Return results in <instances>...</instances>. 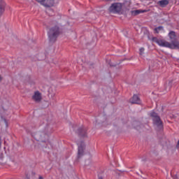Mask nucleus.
Wrapping results in <instances>:
<instances>
[{
	"mask_svg": "<svg viewBox=\"0 0 179 179\" xmlns=\"http://www.w3.org/2000/svg\"><path fill=\"white\" fill-rule=\"evenodd\" d=\"M169 37L171 43L164 40H159L157 38H153L152 40L160 47H166L171 50H179V36L173 31H171L169 34Z\"/></svg>",
	"mask_w": 179,
	"mask_h": 179,
	"instance_id": "nucleus-1",
	"label": "nucleus"
},
{
	"mask_svg": "<svg viewBox=\"0 0 179 179\" xmlns=\"http://www.w3.org/2000/svg\"><path fill=\"white\" fill-rule=\"evenodd\" d=\"M58 36H59V28L58 27H52L48 32L50 41H54Z\"/></svg>",
	"mask_w": 179,
	"mask_h": 179,
	"instance_id": "nucleus-2",
	"label": "nucleus"
},
{
	"mask_svg": "<svg viewBox=\"0 0 179 179\" xmlns=\"http://www.w3.org/2000/svg\"><path fill=\"white\" fill-rule=\"evenodd\" d=\"M109 11H110L112 13H121V12H122V3H113L109 8Z\"/></svg>",
	"mask_w": 179,
	"mask_h": 179,
	"instance_id": "nucleus-3",
	"label": "nucleus"
},
{
	"mask_svg": "<svg viewBox=\"0 0 179 179\" xmlns=\"http://www.w3.org/2000/svg\"><path fill=\"white\" fill-rule=\"evenodd\" d=\"M31 99L35 103H40L43 100V94L40 91H35L31 96Z\"/></svg>",
	"mask_w": 179,
	"mask_h": 179,
	"instance_id": "nucleus-4",
	"label": "nucleus"
},
{
	"mask_svg": "<svg viewBox=\"0 0 179 179\" xmlns=\"http://www.w3.org/2000/svg\"><path fill=\"white\" fill-rule=\"evenodd\" d=\"M150 116L153 117V121L155 125H157V127H162V120H160V117L157 116V114L156 113L152 112L150 113Z\"/></svg>",
	"mask_w": 179,
	"mask_h": 179,
	"instance_id": "nucleus-5",
	"label": "nucleus"
},
{
	"mask_svg": "<svg viewBox=\"0 0 179 179\" xmlns=\"http://www.w3.org/2000/svg\"><path fill=\"white\" fill-rule=\"evenodd\" d=\"M36 139L38 141H41V142H45L48 139V134L44 132H38L36 134Z\"/></svg>",
	"mask_w": 179,
	"mask_h": 179,
	"instance_id": "nucleus-6",
	"label": "nucleus"
},
{
	"mask_svg": "<svg viewBox=\"0 0 179 179\" xmlns=\"http://www.w3.org/2000/svg\"><path fill=\"white\" fill-rule=\"evenodd\" d=\"M78 157H82L83 155V152L85 150V143L80 142L78 143Z\"/></svg>",
	"mask_w": 179,
	"mask_h": 179,
	"instance_id": "nucleus-7",
	"label": "nucleus"
},
{
	"mask_svg": "<svg viewBox=\"0 0 179 179\" xmlns=\"http://www.w3.org/2000/svg\"><path fill=\"white\" fill-rule=\"evenodd\" d=\"M54 0H43L41 5L45 8H51V6H54Z\"/></svg>",
	"mask_w": 179,
	"mask_h": 179,
	"instance_id": "nucleus-8",
	"label": "nucleus"
},
{
	"mask_svg": "<svg viewBox=\"0 0 179 179\" xmlns=\"http://www.w3.org/2000/svg\"><path fill=\"white\" fill-rule=\"evenodd\" d=\"M130 103L132 104H141V99L137 95H134L132 99H130Z\"/></svg>",
	"mask_w": 179,
	"mask_h": 179,
	"instance_id": "nucleus-9",
	"label": "nucleus"
},
{
	"mask_svg": "<svg viewBox=\"0 0 179 179\" xmlns=\"http://www.w3.org/2000/svg\"><path fill=\"white\" fill-rule=\"evenodd\" d=\"M6 6V3L3 0L0 1V16L3 15V12H5V7Z\"/></svg>",
	"mask_w": 179,
	"mask_h": 179,
	"instance_id": "nucleus-10",
	"label": "nucleus"
},
{
	"mask_svg": "<svg viewBox=\"0 0 179 179\" xmlns=\"http://www.w3.org/2000/svg\"><path fill=\"white\" fill-rule=\"evenodd\" d=\"M169 0H161L157 2V5L161 6V8H166L169 5Z\"/></svg>",
	"mask_w": 179,
	"mask_h": 179,
	"instance_id": "nucleus-11",
	"label": "nucleus"
},
{
	"mask_svg": "<svg viewBox=\"0 0 179 179\" xmlns=\"http://www.w3.org/2000/svg\"><path fill=\"white\" fill-rule=\"evenodd\" d=\"M146 10H131V13L132 16H136V15H139L140 13H145Z\"/></svg>",
	"mask_w": 179,
	"mask_h": 179,
	"instance_id": "nucleus-12",
	"label": "nucleus"
},
{
	"mask_svg": "<svg viewBox=\"0 0 179 179\" xmlns=\"http://www.w3.org/2000/svg\"><path fill=\"white\" fill-rule=\"evenodd\" d=\"M163 30H164L163 27H158L155 29V33H157V34L160 33V31H163Z\"/></svg>",
	"mask_w": 179,
	"mask_h": 179,
	"instance_id": "nucleus-13",
	"label": "nucleus"
},
{
	"mask_svg": "<svg viewBox=\"0 0 179 179\" xmlns=\"http://www.w3.org/2000/svg\"><path fill=\"white\" fill-rule=\"evenodd\" d=\"M171 176L174 178V179H178V176L179 173H173V172H171Z\"/></svg>",
	"mask_w": 179,
	"mask_h": 179,
	"instance_id": "nucleus-14",
	"label": "nucleus"
},
{
	"mask_svg": "<svg viewBox=\"0 0 179 179\" xmlns=\"http://www.w3.org/2000/svg\"><path fill=\"white\" fill-rule=\"evenodd\" d=\"M2 120L3 121L5 125H6V128H8V120L5 118H3Z\"/></svg>",
	"mask_w": 179,
	"mask_h": 179,
	"instance_id": "nucleus-15",
	"label": "nucleus"
},
{
	"mask_svg": "<svg viewBox=\"0 0 179 179\" xmlns=\"http://www.w3.org/2000/svg\"><path fill=\"white\" fill-rule=\"evenodd\" d=\"M144 51H145V48H140V55H143Z\"/></svg>",
	"mask_w": 179,
	"mask_h": 179,
	"instance_id": "nucleus-16",
	"label": "nucleus"
},
{
	"mask_svg": "<svg viewBox=\"0 0 179 179\" xmlns=\"http://www.w3.org/2000/svg\"><path fill=\"white\" fill-rule=\"evenodd\" d=\"M171 88V85H169L168 87H166V91L170 90Z\"/></svg>",
	"mask_w": 179,
	"mask_h": 179,
	"instance_id": "nucleus-17",
	"label": "nucleus"
},
{
	"mask_svg": "<svg viewBox=\"0 0 179 179\" xmlns=\"http://www.w3.org/2000/svg\"><path fill=\"white\" fill-rule=\"evenodd\" d=\"M37 2H38L39 3H41V5L43 3V0H36Z\"/></svg>",
	"mask_w": 179,
	"mask_h": 179,
	"instance_id": "nucleus-18",
	"label": "nucleus"
},
{
	"mask_svg": "<svg viewBox=\"0 0 179 179\" xmlns=\"http://www.w3.org/2000/svg\"><path fill=\"white\" fill-rule=\"evenodd\" d=\"M80 134V135H82V134H85L84 130H81V132Z\"/></svg>",
	"mask_w": 179,
	"mask_h": 179,
	"instance_id": "nucleus-19",
	"label": "nucleus"
},
{
	"mask_svg": "<svg viewBox=\"0 0 179 179\" xmlns=\"http://www.w3.org/2000/svg\"><path fill=\"white\" fill-rule=\"evenodd\" d=\"M177 147L179 148V141H178Z\"/></svg>",
	"mask_w": 179,
	"mask_h": 179,
	"instance_id": "nucleus-20",
	"label": "nucleus"
},
{
	"mask_svg": "<svg viewBox=\"0 0 179 179\" xmlns=\"http://www.w3.org/2000/svg\"><path fill=\"white\" fill-rule=\"evenodd\" d=\"M2 80V76H0V82Z\"/></svg>",
	"mask_w": 179,
	"mask_h": 179,
	"instance_id": "nucleus-21",
	"label": "nucleus"
},
{
	"mask_svg": "<svg viewBox=\"0 0 179 179\" xmlns=\"http://www.w3.org/2000/svg\"><path fill=\"white\" fill-rule=\"evenodd\" d=\"M0 150H1V138H0Z\"/></svg>",
	"mask_w": 179,
	"mask_h": 179,
	"instance_id": "nucleus-22",
	"label": "nucleus"
},
{
	"mask_svg": "<svg viewBox=\"0 0 179 179\" xmlns=\"http://www.w3.org/2000/svg\"><path fill=\"white\" fill-rule=\"evenodd\" d=\"M39 179H43V177H41H41H39Z\"/></svg>",
	"mask_w": 179,
	"mask_h": 179,
	"instance_id": "nucleus-23",
	"label": "nucleus"
},
{
	"mask_svg": "<svg viewBox=\"0 0 179 179\" xmlns=\"http://www.w3.org/2000/svg\"><path fill=\"white\" fill-rule=\"evenodd\" d=\"M99 179H103V178H99Z\"/></svg>",
	"mask_w": 179,
	"mask_h": 179,
	"instance_id": "nucleus-24",
	"label": "nucleus"
}]
</instances>
